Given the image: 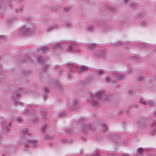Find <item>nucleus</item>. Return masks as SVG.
<instances>
[{
    "label": "nucleus",
    "mask_w": 156,
    "mask_h": 156,
    "mask_svg": "<svg viewBox=\"0 0 156 156\" xmlns=\"http://www.w3.org/2000/svg\"><path fill=\"white\" fill-rule=\"evenodd\" d=\"M86 46L87 49L90 50H92L96 47V44L94 43H88L86 44Z\"/></svg>",
    "instance_id": "8"
},
{
    "label": "nucleus",
    "mask_w": 156,
    "mask_h": 156,
    "mask_svg": "<svg viewBox=\"0 0 156 156\" xmlns=\"http://www.w3.org/2000/svg\"><path fill=\"white\" fill-rule=\"evenodd\" d=\"M62 45V44L61 43L57 44L56 45V47L61 48V47Z\"/></svg>",
    "instance_id": "34"
},
{
    "label": "nucleus",
    "mask_w": 156,
    "mask_h": 156,
    "mask_svg": "<svg viewBox=\"0 0 156 156\" xmlns=\"http://www.w3.org/2000/svg\"><path fill=\"white\" fill-rule=\"evenodd\" d=\"M151 126L152 128H155L156 129V121H154L152 123Z\"/></svg>",
    "instance_id": "26"
},
{
    "label": "nucleus",
    "mask_w": 156,
    "mask_h": 156,
    "mask_svg": "<svg viewBox=\"0 0 156 156\" xmlns=\"http://www.w3.org/2000/svg\"><path fill=\"white\" fill-rule=\"evenodd\" d=\"M92 79L91 78H89L87 80L86 82L87 83H89L91 82Z\"/></svg>",
    "instance_id": "27"
},
{
    "label": "nucleus",
    "mask_w": 156,
    "mask_h": 156,
    "mask_svg": "<svg viewBox=\"0 0 156 156\" xmlns=\"http://www.w3.org/2000/svg\"><path fill=\"white\" fill-rule=\"evenodd\" d=\"M9 153H11V151H9Z\"/></svg>",
    "instance_id": "51"
},
{
    "label": "nucleus",
    "mask_w": 156,
    "mask_h": 156,
    "mask_svg": "<svg viewBox=\"0 0 156 156\" xmlns=\"http://www.w3.org/2000/svg\"><path fill=\"white\" fill-rule=\"evenodd\" d=\"M37 61L40 63L43 64V63H44V59H43L42 57L41 56L38 57Z\"/></svg>",
    "instance_id": "14"
},
{
    "label": "nucleus",
    "mask_w": 156,
    "mask_h": 156,
    "mask_svg": "<svg viewBox=\"0 0 156 156\" xmlns=\"http://www.w3.org/2000/svg\"><path fill=\"white\" fill-rule=\"evenodd\" d=\"M34 29V27L32 24L28 23L20 29L19 34L23 36L30 35L33 32Z\"/></svg>",
    "instance_id": "2"
},
{
    "label": "nucleus",
    "mask_w": 156,
    "mask_h": 156,
    "mask_svg": "<svg viewBox=\"0 0 156 156\" xmlns=\"http://www.w3.org/2000/svg\"><path fill=\"white\" fill-rule=\"evenodd\" d=\"M3 128L4 129H6V132H8L7 130H8V129L7 128V124L5 122H3Z\"/></svg>",
    "instance_id": "17"
},
{
    "label": "nucleus",
    "mask_w": 156,
    "mask_h": 156,
    "mask_svg": "<svg viewBox=\"0 0 156 156\" xmlns=\"http://www.w3.org/2000/svg\"><path fill=\"white\" fill-rule=\"evenodd\" d=\"M44 96L45 97V98L47 97L46 95H44Z\"/></svg>",
    "instance_id": "47"
},
{
    "label": "nucleus",
    "mask_w": 156,
    "mask_h": 156,
    "mask_svg": "<svg viewBox=\"0 0 156 156\" xmlns=\"http://www.w3.org/2000/svg\"><path fill=\"white\" fill-rule=\"evenodd\" d=\"M16 120L18 122H22V119L21 118H18L16 119Z\"/></svg>",
    "instance_id": "36"
},
{
    "label": "nucleus",
    "mask_w": 156,
    "mask_h": 156,
    "mask_svg": "<svg viewBox=\"0 0 156 156\" xmlns=\"http://www.w3.org/2000/svg\"><path fill=\"white\" fill-rule=\"evenodd\" d=\"M73 24L70 22H65V26H66L67 28H70L72 27Z\"/></svg>",
    "instance_id": "13"
},
{
    "label": "nucleus",
    "mask_w": 156,
    "mask_h": 156,
    "mask_svg": "<svg viewBox=\"0 0 156 156\" xmlns=\"http://www.w3.org/2000/svg\"><path fill=\"white\" fill-rule=\"evenodd\" d=\"M114 76L117 80H122L124 79V75L119 73H114Z\"/></svg>",
    "instance_id": "7"
},
{
    "label": "nucleus",
    "mask_w": 156,
    "mask_h": 156,
    "mask_svg": "<svg viewBox=\"0 0 156 156\" xmlns=\"http://www.w3.org/2000/svg\"><path fill=\"white\" fill-rule=\"evenodd\" d=\"M44 90L46 92H48V89L46 87L44 88Z\"/></svg>",
    "instance_id": "39"
},
{
    "label": "nucleus",
    "mask_w": 156,
    "mask_h": 156,
    "mask_svg": "<svg viewBox=\"0 0 156 156\" xmlns=\"http://www.w3.org/2000/svg\"><path fill=\"white\" fill-rule=\"evenodd\" d=\"M22 104V103H21V102H17V101H16L15 103V105H21Z\"/></svg>",
    "instance_id": "32"
},
{
    "label": "nucleus",
    "mask_w": 156,
    "mask_h": 156,
    "mask_svg": "<svg viewBox=\"0 0 156 156\" xmlns=\"http://www.w3.org/2000/svg\"><path fill=\"white\" fill-rule=\"evenodd\" d=\"M21 91H20L18 92H16V98H17L20 97L21 94Z\"/></svg>",
    "instance_id": "25"
},
{
    "label": "nucleus",
    "mask_w": 156,
    "mask_h": 156,
    "mask_svg": "<svg viewBox=\"0 0 156 156\" xmlns=\"http://www.w3.org/2000/svg\"><path fill=\"white\" fill-rule=\"evenodd\" d=\"M154 115H155V116L156 117V112L155 113H154Z\"/></svg>",
    "instance_id": "49"
},
{
    "label": "nucleus",
    "mask_w": 156,
    "mask_h": 156,
    "mask_svg": "<svg viewBox=\"0 0 156 156\" xmlns=\"http://www.w3.org/2000/svg\"><path fill=\"white\" fill-rule=\"evenodd\" d=\"M10 125H11V124H10V123H9L8 124V126H10Z\"/></svg>",
    "instance_id": "45"
},
{
    "label": "nucleus",
    "mask_w": 156,
    "mask_h": 156,
    "mask_svg": "<svg viewBox=\"0 0 156 156\" xmlns=\"http://www.w3.org/2000/svg\"><path fill=\"white\" fill-rule=\"evenodd\" d=\"M2 156H5V155L4 154V155H3Z\"/></svg>",
    "instance_id": "52"
},
{
    "label": "nucleus",
    "mask_w": 156,
    "mask_h": 156,
    "mask_svg": "<svg viewBox=\"0 0 156 156\" xmlns=\"http://www.w3.org/2000/svg\"><path fill=\"white\" fill-rule=\"evenodd\" d=\"M79 102L78 100L76 99L74 100L72 103V104L71 106V110L73 111V110L76 109L78 107V104Z\"/></svg>",
    "instance_id": "6"
},
{
    "label": "nucleus",
    "mask_w": 156,
    "mask_h": 156,
    "mask_svg": "<svg viewBox=\"0 0 156 156\" xmlns=\"http://www.w3.org/2000/svg\"><path fill=\"white\" fill-rule=\"evenodd\" d=\"M104 92L103 91L99 90L95 94H92L90 96L89 98L91 101V104L94 106L97 107L98 106L99 100Z\"/></svg>",
    "instance_id": "1"
},
{
    "label": "nucleus",
    "mask_w": 156,
    "mask_h": 156,
    "mask_svg": "<svg viewBox=\"0 0 156 156\" xmlns=\"http://www.w3.org/2000/svg\"><path fill=\"white\" fill-rule=\"evenodd\" d=\"M68 66L70 68H74L77 69V71L78 72L80 73H83L87 71L88 69L87 67L85 66H80L77 67L74 66L72 64H69L68 65Z\"/></svg>",
    "instance_id": "4"
},
{
    "label": "nucleus",
    "mask_w": 156,
    "mask_h": 156,
    "mask_svg": "<svg viewBox=\"0 0 156 156\" xmlns=\"http://www.w3.org/2000/svg\"><path fill=\"white\" fill-rule=\"evenodd\" d=\"M47 125L46 124H45L42 127V128L41 129V130H42V132H44L45 129L47 128Z\"/></svg>",
    "instance_id": "24"
},
{
    "label": "nucleus",
    "mask_w": 156,
    "mask_h": 156,
    "mask_svg": "<svg viewBox=\"0 0 156 156\" xmlns=\"http://www.w3.org/2000/svg\"><path fill=\"white\" fill-rule=\"evenodd\" d=\"M41 112L42 113V115L43 117V120L44 121L45 119V117L47 116V114L44 112H43V111H41Z\"/></svg>",
    "instance_id": "19"
},
{
    "label": "nucleus",
    "mask_w": 156,
    "mask_h": 156,
    "mask_svg": "<svg viewBox=\"0 0 156 156\" xmlns=\"http://www.w3.org/2000/svg\"><path fill=\"white\" fill-rule=\"evenodd\" d=\"M138 80L139 81H141L143 80V78L142 77H140L138 78Z\"/></svg>",
    "instance_id": "38"
},
{
    "label": "nucleus",
    "mask_w": 156,
    "mask_h": 156,
    "mask_svg": "<svg viewBox=\"0 0 156 156\" xmlns=\"http://www.w3.org/2000/svg\"><path fill=\"white\" fill-rule=\"evenodd\" d=\"M23 133L24 136L26 135H29L30 133L28 132V131L27 129H24L23 130Z\"/></svg>",
    "instance_id": "16"
},
{
    "label": "nucleus",
    "mask_w": 156,
    "mask_h": 156,
    "mask_svg": "<svg viewBox=\"0 0 156 156\" xmlns=\"http://www.w3.org/2000/svg\"><path fill=\"white\" fill-rule=\"evenodd\" d=\"M156 133V129L155 128H152V130L150 132V134L151 135H154Z\"/></svg>",
    "instance_id": "18"
},
{
    "label": "nucleus",
    "mask_w": 156,
    "mask_h": 156,
    "mask_svg": "<svg viewBox=\"0 0 156 156\" xmlns=\"http://www.w3.org/2000/svg\"><path fill=\"white\" fill-rule=\"evenodd\" d=\"M122 156H129L127 155H122Z\"/></svg>",
    "instance_id": "46"
},
{
    "label": "nucleus",
    "mask_w": 156,
    "mask_h": 156,
    "mask_svg": "<svg viewBox=\"0 0 156 156\" xmlns=\"http://www.w3.org/2000/svg\"><path fill=\"white\" fill-rule=\"evenodd\" d=\"M128 0H124V2L125 3L127 2H128Z\"/></svg>",
    "instance_id": "44"
},
{
    "label": "nucleus",
    "mask_w": 156,
    "mask_h": 156,
    "mask_svg": "<svg viewBox=\"0 0 156 156\" xmlns=\"http://www.w3.org/2000/svg\"><path fill=\"white\" fill-rule=\"evenodd\" d=\"M48 67H49V66L47 65L44 66V70H46V69L48 68Z\"/></svg>",
    "instance_id": "37"
},
{
    "label": "nucleus",
    "mask_w": 156,
    "mask_h": 156,
    "mask_svg": "<svg viewBox=\"0 0 156 156\" xmlns=\"http://www.w3.org/2000/svg\"><path fill=\"white\" fill-rule=\"evenodd\" d=\"M64 9V10L66 11H68L69 9L68 8H66V7Z\"/></svg>",
    "instance_id": "41"
},
{
    "label": "nucleus",
    "mask_w": 156,
    "mask_h": 156,
    "mask_svg": "<svg viewBox=\"0 0 156 156\" xmlns=\"http://www.w3.org/2000/svg\"><path fill=\"white\" fill-rule=\"evenodd\" d=\"M121 44V43H119V42H117L115 44V45H119L120 44Z\"/></svg>",
    "instance_id": "40"
},
{
    "label": "nucleus",
    "mask_w": 156,
    "mask_h": 156,
    "mask_svg": "<svg viewBox=\"0 0 156 156\" xmlns=\"http://www.w3.org/2000/svg\"><path fill=\"white\" fill-rule=\"evenodd\" d=\"M95 72L98 76H101L104 74V72L101 70H96Z\"/></svg>",
    "instance_id": "11"
},
{
    "label": "nucleus",
    "mask_w": 156,
    "mask_h": 156,
    "mask_svg": "<svg viewBox=\"0 0 156 156\" xmlns=\"http://www.w3.org/2000/svg\"><path fill=\"white\" fill-rule=\"evenodd\" d=\"M146 22L145 21H142L141 23V25L142 26V27H144L146 25Z\"/></svg>",
    "instance_id": "31"
},
{
    "label": "nucleus",
    "mask_w": 156,
    "mask_h": 156,
    "mask_svg": "<svg viewBox=\"0 0 156 156\" xmlns=\"http://www.w3.org/2000/svg\"><path fill=\"white\" fill-rule=\"evenodd\" d=\"M115 135L114 134H110L109 135V138L112 139H113L115 137Z\"/></svg>",
    "instance_id": "29"
},
{
    "label": "nucleus",
    "mask_w": 156,
    "mask_h": 156,
    "mask_svg": "<svg viewBox=\"0 0 156 156\" xmlns=\"http://www.w3.org/2000/svg\"><path fill=\"white\" fill-rule=\"evenodd\" d=\"M109 9L111 10H113V8L112 7H110L109 8Z\"/></svg>",
    "instance_id": "42"
},
{
    "label": "nucleus",
    "mask_w": 156,
    "mask_h": 156,
    "mask_svg": "<svg viewBox=\"0 0 156 156\" xmlns=\"http://www.w3.org/2000/svg\"><path fill=\"white\" fill-rule=\"evenodd\" d=\"M11 148H10V149H9V150H11Z\"/></svg>",
    "instance_id": "53"
},
{
    "label": "nucleus",
    "mask_w": 156,
    "mask_h": 156,
    "mask_svg": "<svg viewBox=\"0 0 156 156\" xmlns=\"http://www.w3.org/2000/svg\"><path fill=\"white\" fill-rule=\"evenodd\" d=\"M154 104V102L152 101H147V105L150 106H152Z\"/></svg>",
    "instance_id": "23"
},
{
    "label": "nucleus",
    "mask_w": 156,
    "mask_h": 156,
    "mask_svg": "<svg viewBox=\"0 0 156 156\" xmlns=\"http://www.w3.org/2000/svg\"><path fill=\"white\" fill-rule=\"evenodd\" d=\"M69 51H71L72 50V48L71 47H70L69 48Z\"/></svg>",
    "instance_id": "43"
},
{
    "label": "nucleus",
    "mask_w": 156,
    "mask_h": 156,
    "mask_svg": "<svg viewBox=\"0 0 156 156\" xmlns=\"http://www.w3.org/2000/svg\"><path fill=\"white\" fill-rule=\"evenodd\" d=\"M82 128L84 132L86 133L90 129V126L88 124L86 126L84 125L82 126Z\"/></svg>",
    "instance_id": "9"
},
{
    "label": "nucleus",
    "mask_w": 156,
    "mask_h": 156,
    "mask_svg": "<svg viewBox=\"0 0 156 156\" xmlns=\"http://www.w3.org/2000/svg\"><path fill=\"white\" fill-rule=\"evenodd\" d=\"M68 76H69V77H70V75H69V74H68Z\"/></svg>",
    "instance_id": "50"
},
{
    "label": "nucleus",
    "mask_w": 156,
    "mask_h": 156,
    "mask_svg": "<svg viewBox=\"0 0 156 156\" xmlns=\"http://www.w3.org/2000/svg\"><path fill=\"white\" fill-rule=\"evenodd\" d=\"M45 138L46 140H48L53 139L54 137L51 136L47 135L45 136Z\"/></svg>",
    "instance_id": "21"
},
{
    "label": "nucleus",
    "mask_w": 156,
    "mask_h": 156,
    "mask_svg": "<svg viewBox=\"0 0 156 156\" xmlns=\"http://www.w3.org/2000/svg\"><path fill=\"white\" fill-rule=\"evenodd\" d=\"M87 30L89 32H92L94 30V28L92 26H89L87 28Z\"/></svg>",
    "instance_id": "22"
},
{
    "label": "nucleus",
    "mask_w": 156,
    "mask_h": 156,
    "mask_svg": "<svg viewBox=\"0 0 156 156\" xmlns=\"http://www.w3.org/2000/svg\"><path fill=\"white\" fill-rule=\"evenodd\" d=\"M57 26H53L51 27H48L46 29V31L47 32H50L53 30L57 28Z\"/></svg>",
    "instance_id": "10"
},
{
    "label": "nucleus",
    "mask_w": 156,
    "mask_h": 156,
    "mask_svg": "<svg viewBox=\"0 0 156 156\" xmlns=\"http://www.w3.org/2000/svg\"><path fill=\"white\" fill-rule=\"evenodd\" d=\"M66 115V113L65 112L62 113L60 114L59 116L60 117H63Z\"/></svg>",
    "instance_id": "35"
},
{
    "label": "nucleus",
    "mask_w": 156,
    "mask_h": 156,
    "mask_svg": "<svg viewBox=\"0 0 156 156\" xmlns=\"http://www.w3.org/2000/svg\"><path fill=\"white\" fill-rule=\"evenodd\" d=\"M138 153L141 155V154L143 152V150L142 148L140 147L138 148Z\"/></svg>",
    "instance_id": "20"
},
{
    "label": "nucleus",
    "mask_w": 156,
    "mask_h": 156,
    "mask_svg": "<svg viewBox=\"0 0 156 156\" xmlns=\"http://www.w3.org/2000/svg\"><path fill=\"white\" fill-rule=\"evenodd\" d=\"M28 143L31 145L33 148H35L38 146V144L36 140H27L25 142H24V150L27 151L30 148Z\"/></svg>",
    "instance_id": "3"
},
{
    "label": "nucleus",
    "mask_w": 156,
    "mask_h": 156,
    "mask_svg": "<svg viewBox=\"0 0 156 156\" xmlns=\"http://www.w3.org/2000/svg\"><path fill=\"white\" fill-rule=\"evenodd\" d=\"M102 127L103 128V129H106L107 128V127L106 125H101Z\"/></svg>",
    "instance_id": "33"
},
{
    "label": "nucleus",
    "mask_w": 156,
    "mask_h": 156,
    "mask_svg": "<svg viewBox=\"0 0 156 156\" xmlns=\"http://www.w3.org/2000/svg\"><path fill=\"white\" fill-rule=\"evenodd\" d=\"M130 6L132 8L136 6V4L134 2H132L131 3Z\"/></svg>",
    "instance_id": "30"
},
{
    "label": "nucleus",
    "mask_w": 156,
    "mask_h": 156,
    "mask_svg": "<svg viewBox=\"0 0 156 156\" xmlns=\"http://www.w3.org/2000/svg\"><path fill=\"white\" fill-rule=\"evenodd\" d=\"M48 48L47 47H43L41 48L40 49L38 48L39 51H41L43 52H45L48 50Z\"/></svg>",
    "instance_id": "15"
},
{
    "label": "nucleus",
    "mask_w": 156,
    "mask_h": 156,
    "mask_svg": "<svg viewBox=\"0 0 156 156\" xmlns=\"http://www.w3.org/2000/svg\"><path fill=\"white\" fill-rule=\"evenodd\" d=\"M105 79L106 82L107 83H108L110 80V78L108 76L106 77Z\"/></svg>",
    "instance_id": "28"
},
{
    "label": "nucleus",
    "mask_w": 156,
    "mask_h": 156,
    "mask_svg": "<svg viewBox=\"0 0 156 156\" xmlns=\"http://www.w3.org/2000/svg\"><path fill=\"white\" fill-rule=\"evenodd\" d=\"M140 103L145 105H147V101H146L144 99L142 98L140 99Z\"/></svg>",
    "instance_id": "12"
},
{
    "label": "nucleus",
    "mask_w": 156,
    "mask_h": 156,
    "mask_svg": "<svg viewBox=\"0 0 156 156\" xmlns=\"http://www.w3.org/2000/svg\"><path fill=\"white\" fill-rule=\"evenodd\" d=\"M93 54L97 58H103L105 55V52L100 50H97L93 53Z\"/></svg>",
    "instance_id": "5"
},
{
    "label": "nucleus",
    "mask_w": 156,
    "mask_h": 156,
    "mask_svg": "<svg viewBox=\"0 0 156 156\" xmlns=\"http://www.w3.org/2000/svg\"><path fill=\"white\" fill-rule=\"evenodd\" d=\"M26 72H23V73H24V74H26Z\"/></svg>",
    "instance_id": "48"
}]
</instances>
